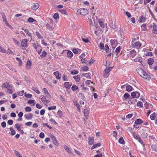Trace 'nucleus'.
<instances>
[{
    "label": "nucleus",
    "mask_w": 157,
    "mask_h": 157,
    "mask_svg": "<svg viewBox=\"0 0 157 157\" xmlns=\"http://www.w3.org/2000/svg\"><path fill=\"white\" fill-rule=\"evenodd\" d=\"M132 116L133 114L132 113L129 114L126 116V118L127 119H130L132 117Z\"/></svg>",
    "instance_id": "obj_64"
},
{
    "label": "nucleus",
    "mask_w": 157,
    "mask_h": 157,
    "mask_svg": "<svg viewBox=\"0 0 157 157\" xmlns=\"http://www.w3.org/2000/svg\"><path fill=\"white\" fill-rule=\"evenodd\" d=\"M28 21L30 23H32L34 21L36 22V21L32 17H29L28 20Z\"/></svg>",
    "instance_id": "obj_41"
},
{
    "label": "nucleus",
    "mask_w": 157,
    "mask_h": 157,
    "mask_svg": "<svg viewBox=\"0 0 157 157\" xmlns=\"http://www.w3.org/2000/svg\"><path fill=\"white\" fill-rule=\"evenodd\" d=\"M39 54H40L41 52L42 49L40 47L36 50Z\"/></svg>",
    "instance_id": "obj_63"
},
{
    "label": "nucleus",
    "mask_w": 157,
    "mask_h": 157,
    "mask_svg": "<svg viewBox=\"0 0 157 157\" xmlns=\"http://www.w3.org/2000/svg\"><path fill=\"white\" fill-rule=\"evenodd\" d=\"M98 23H99V25H100V26L104 28L105 27V25H104V24L103 22L101 21H98Z\"/></svg>",
    "instance_id": "obj_40"
},
{
    "label": "nucleus",
    "mask_w": 157,
    "mask_h": 157,
    "mask_svg": "<svg viewBox=\"0 0 157 157\" xmlns=\"http://www.w3.org/2000/svg\"><path fill=\"white\" fill-rule=\"evenodd\" d=\"M130 96V95L129 94L127 93H125L124 95V97L125 99H127V98H129Z\"/></svg>",
    "instance_id": "obj_57"
},
{
    "label": "nucleus",
    "mask_w": 157,
    "mask_h": 157,
    "mask_svg": "<svg viewBox=\"0 0 157 157\" xmlns=\"http://www.w3.org/2000/svg\"><path fill=\"white\" fill-rule=\"evenodd\" d=\"M21 124H17L15 125V127L17 129V130L19 131L21 129Z\"/></svg>",
    "instance_id": "obj_31"
},
{
    "label": "nucleus",
    "mask_w": 157,
    "mask_h": 157,
    "mask_svg": "<svg viewBox=\"0 0 157 157\" xmlns=\"http://www.w3.org/2000/svg\"><path fill=\"white\" fill-rule=\"evenodd\" d=\"M88 143L90 145H92L94 142V138L93 137H90L89 138Z\"/></svg>",
    "instance_id": "obj_16"
},
{
    "label": "nucleus",
    "mask_w": 157,
    "mask_h": 157,
    "mask_svg": "<svg viewBox=\"0 0 157 157\" xmlns=\"http://www.w3.org/2000/svg\"><path fill=\"white\" fill-rule=\"evenodd\" d=\"M78 88V87L76 85H74L72 86L71 87V89L73 91H75V90H77Z\"/></svg>",
    "instance_id": "obj_48"
},
{
    "label": "nucleus",
    "mask_w": 157,
    "mask_h": 157,
    "mask_svg": "<svg viewBox=\"0 0 157 157\" xmlns=\"http://www.w3.org/2000/svg\"><path fill=\"white\" fill-rule=\"evenodd\" d=\"M71 84H69V82H65L64 83V86L65 87L68 89L70 88Z\"/></svg>",
    "instance_id": "obj_18"
},
{
    "label": "nucleus",
    "mask_w": 157,
    "mask_h": 157,
    "mask_svg": "<svg viewBox=\"0 0 157 157\" xmlns=\"http://www.w3.org/2000/svg\"><path fill=\"white\" fill-rule=\"evenodd\" d=\"M82 40L85 43H88L89 42L88 39L87 38H82Z\"/></svg>",
    "instance_id": "obj_60"
},
{
    "label": "nucleus",
    "mask_w": 157,
    "mask_h": 157,
    "mask_svg": "<svg viewBox=\"0 0 157 157\" xmlns=\"http://www.w3.org/2000/svg\"><path fill=\"white\" fill-rule=\"evenodd\" d=\"M133 136L137 140H138V139L140 138L139 135H137L135 133H133Z\"/></svg>",
    "instance_id": "obj_52"
},
{
    "label": "nucleus",
    "mask_w": 157,
    "mask_h": 157,
    "mask_svg": "<svg viewBox=\"0 0 157 157\" xmlns=\"http://www.w3.org/2000/svg\"><path fill=\"white\" fill-rule=\"evenodd\" d=\"M153 26L154 30L155 31H157V25H156L155 24L153 23Z\"/></svg>",
    "instance_id": "obj_59"
},
{
    "label": "nucleus",
    "mask_w": 157,
    "mask_h": 157,
    "mask_svg": "<svg viewBox=\"0 0 157 157\" xmlns=\"http://www.w3.org/2000/svg\"><path fill=\"white\" fill-rule=\"evenodd\" d=\"M64 148L67 152L69 153H71V151L70 149L66 145H65L64 146Z\"/></svg>",
    "instance_id": "obj_39"
},
{
    "label": "nucleus",
    "mask_w": 157,
    "mask_h": 157,
    "mask_svg": "<svg viewBox=\"0 0 157 157\" xmlns=\"http://www.w3.org/2000/svg\"><path fill=\"white\" fill-rule=\"evenodd\" d=\"M90 74V73H88L84 74V76H85L87 78L91 79Z\"/></svg>",
    "instance_id": "obj_32"
},
{
    "label": "nucleus",
    "mask_w": 157,
    "mask_h": 157,
    "mask_svg": "<svg viewBox=\"0 0 157 157\" xmlns=\"http://www.w3.org/2000/svg\"><path fill=\"white\" fill-rule=\"evenodd\" d=\"M40 98L41 101L44 103L45 102L46 103H48L49 102V101L46 100L45 97L43 95L40 96Z\"/></svg>",
    "instance_id": "obj_13"
},
{
    "label": "nucleus",
    "mask_w": 157,
    "mask_h": 157,
    "mask_svg": "<svg viewBox=\"0 0 157 157\" xmlns=\"http://www.w3.org/2000/svg\"><path fill=\"white\" fill-rule=\"evenodd\" d=\"M99 47L101 49H103L104 48V44L101 42L99 44Z\"/></svg>",
    "instance_id": "obj_58"
},
{
    "label": "nucleus",
    "mask_w": 157,
    "mask_h": 157,
    "mask_svg": "<svg viewBox=\"0 0 157 157\" xmlns=\"http://www.w3.org/2000/svg\"><path fill=\"white\" fill-rule=\"evenodd\" d=\"M57 114L60 117H61L63 116V113L60 110H59L57 112Z\"/></svg>",
    "instance_id": "obj_53"
},
{
    "label": "nucleus",
    "mask_w": 157,
    "mask_h": 157,
    "mask_svg": "<svg viewBox=\"0 0 157 157\" xmlns=\"http://www.w3.org/2000/svg\"><path fill=\"white\" fill-rule=\"evenodd\" d=\"M63 79L64 81H67L68 80L67 76L66 75H64L63 77Z\"/></svg>",
    "instance_id": "obj_55"
},
{
    "label": "nucleus",
    "mask_w": 157,
    "mask_h": 157,
    "mask_svg": "<svg viewBox=\"0 0 157 157\" xmlns=\"http://www.w3.org/2000/svg\"><path fill=\"white\" fill-rule=\"evenodd\" d=\"M73 52L75 54H78L80 53V50L79 49L78 50L75 48H74L72 50Z\"/></svg>",
    "instance_id": "obj_28"
},
{
    "label": "nucleus",
    "mask_w": 157,
    "mask_h": 157,
    "mask_svg": "<svg viewBox=\"0 0 157 157\" xmlns=\"http://www.w3.org/2000/svg\"><path fill=\"white\" fill-rule=\"evenodd\" d=\"M31 61L30 60H28L26 64V68L27 69H30L31 65Z\"/></svg>",
    "instance_id": "obj_14"
},
{
    "label": "nucleus",
    "mask_w": 157,
    "mask_h": 157,
    "mask_svg": "<svg viewBox=\"0 0 157 157\" xmlns=\"http://www.w3.org/2000/svg\"><path fill=\"white\" fill-rule=\"evenodd\" d=\"M49 136L52 138V140L53 143L57 146H59V144L57 142L55 137L52 134H51Z\"/></svg>",
    "instance_id": "obj_7"
},
{
    "label": "nucleus",
    "mask_w": 157,
    "mask_h": 157,
    "mask_svg": "<svg viewBox=\"0 0 157 157\" xmlns=\"http://www.w3.org/2000/svg\"><path fill=\"white\" fill-rule=\"evenodd\" d=\"M115 40H110V42L111 43V45L112 46V47L113 48H114L116 46V45L115 46Z\"/></svg>",
    "instance_id": "obj_21"
},
{
    "label": "nucleus",
    "mask_w": 157,
    "mask_h": 157,
    "mask_svg": "<svg viewBox=\"0 0 157 157\" xmlns=\"http://www.w3.org/2000/svg\"><path fill=\"white\" fill-rule=\"evenodd\" d=\"M67 55L68 57L71 58L73 56V55L71 51L68 50L67 52Z\"/></svg>",
    "instance_id": "obj_19"
},
{
    "label": "nucleus",
    "mask_w": 157,
    "mask_h": 157,
    "mask_svg": "<svg viewBox=\"0 0 157 157\" xmlns=\"http://www.w3.org/2000/svg\"><path fill=\"white\" fill-rule=\"evenodd\" d=\"M56 108V107L55 106H49L48 107V109L49 110H51L52 109H55Z\"/></svg>",
    "instance_id": "obj_54"
},
{
    "label": "nucleus",
    "mask_w": 157,
    "mask_h": 157,
    "mask_svg": "<svg viewBox=\"0 0 157 157\" xmlns=\"http://www.w3.org/2000/svg\"><path fill=\"white\" fill-rule=\"evenodd\" d=\"M82 69L83 71H87L88 70L89 68L87 66H84L82 67Z\"/></svg>",
    "instance_id": "obj_46"
},
{
    "label": "nucleus",
    "mask_w": 157,
    "mask_h": 157,
    "mask_svg": "<svg viewBox=\"0 0 157 157\" xmlns=\"http://www.w3.org/2000/svg\"><path fill=\"white\" fill-rule=\"evenodd\" d=\"M46 55H47L46 52H45V51H43L42 52L41 55H40V56L44 58V57H45V56H46Z\"/></svg>",
    "instance_id": "obj_47"
},
{
    "label": "nucleus",
    "mask_w": 157,
    "mask_h": 157,
    "mask_svg": "<svg viewBox=\"0 0 157 157\" xmlns=\"http://www.w3.org/2000/svg\"><path fill=\"white\" fill-rule=\"evenodd\" d=\"M10 129L11 132V133L10 134L12 136L14 135L15 134V133H16L15 131L14 130L13 128L12 127H11L10 128Z\"/></svg>",
    "instance_id": "obj_22"
},
{
    "label": "nucleus",
    "mask_w": 157,
    "mask_h": 157,
    "mask_svg": "<svg viewBox=\"0 0 157 157\" xmlns=\"http://www.w3.org/2000/svg\"><path fill=\"white\" fill-rule=\"evenodd\" d=\"M36 34L37 36V37H38L40 39L42 38L41 35L38 32H36Z\"/></svg>",
    "instance_id": "obj_62"
},
{
    "label": "nucleus",
    "mask_w": 157,
    "mask_h": 157,
    "mask_svg": "<svg viewBox=\"0 0 157 157\" xmlns=\"http://www.w3.org/2000/svg\"><path fill=\"white\" fill-rule=\"evenodd\" d=\"M39 7V5L38 3H36L33 4L32 6H31V8L33 10H36Z\"/></svg>",
    "instance_id": "obj_9"
},
{
    "label": "nucleus",
    "mask_w": 157,
    "mask_h": 157,
    "mask_svg": "<svg viewBox=\"0 0 157 157\" xmlns=\"http://www.w3.org/2000/svg\"><path fill=\"white\" fill-rule=\"evenodd\" d=\"M46 26L48 29L51 30H53L54 29V27H53L52 26H51L49 24H47L46 25Z\"/></svg>",
    "instance_id": "obj_29"
},
{
    "label": "nucleus",
    "mask_w": 157,
    "mask_h": 157,
    "mask_svg": "<svg viewBox=\"0 0 157 157\" xmlns=\"http://www.w3.org/2000/svg\"><path fill=\"white\" fill-rule=\"evenodd\" d=\"M25 110L26 112H31L32 110V109L31 107L27 106L25 108Z\"/></svg>",
    "instance_id": "obj_45"
},
{
    "label": "nucleus",
    "mask_w": 157,
    "mask_h": 157,
    "mask_svg": "<svg viewBox=\"0 0 157 157\" xmlns=\"http://www.w3.org/2000/svg\"><path fill=\"white\" fill-rule=\"evenodd\" d=\"M77 13L78 14L85 16L88 14V11L86 9L82 8L79 9L77 10Z\"/></svg>",
    "instance_id": "obj_3"
},
{
    "label": "nucleus",
    "mask_w": 157,
    "mask_h": 157,
    "mask_svg": "<svg viewBox=\"0 0 157 157\" xmlns=\"http://www.w3.org/2000/svg\"><path fill=\"white\" fill-rule=\"evenodd\" d=\"M24 31L26 33V35H28V36H29V37H31V38H32V35L29 32V31L27 29H24Z\"/></svg>",
    "instance_id": "obj_27"
},
{
    "label": "nucleus",
    "mask_w": 157,
    "mask_h": 157,
    "mask_svg": "<svg viewBox=\"0 0 157 157\" xmlns=\"http://www.w3.org/2000/svg\"><path fill=\"white\" fill-rule=\"evenodd\" d=\"M145 18L144 17H143V16H141L139 21V22H144L145 21Z\"/></svg>",
    "instance_id": "obj_37"
},
{
    "label": "nucleus",
    "mask_w": 157,
    "mask_h": 157,
    "mask_svg": "<svg viewBox=\"0 0 157 157\" xmlns=\"http://www.w3.org/2000/svg\"><path fill=\"white\" fill-rule=\"evenodd\" d=\"M153 62V59L152 58H150L148 60V63L149 65H152Z\"/></svg>",
    "instance_id": "obj_34"
},
{
    "label": "nucleus",
    "mask_w": 157,
    "mask_h": 157,
    "mask_svg": "<svg viewBox=\"0 0 157 157\" xmlns=\"http://www.w3.org/2000/svg\"><path fill=\"white\" fill-rule=\"evenodd\" d=\"M73 78L77 82H78V81L80 80V76L79 75L74 76L73 77Z\"/></svg>",
    "instance_id": "obj_43"
},
{
    "label": "nucleus",
    "mask_w": 157,
    "mask_h": 157,
    "mask_svg": "<svg viewBox=\"0 0 157 157\" xmlns=\"http://www.w3.org/2000/svg\"><path fill=\"white\" fill-rule=\"evenodd\" d=\"M24 117L27 120H30L32 119L33 117V114L31 113L28 114H25L24 115Z\"/></svg>",
    "instance_id": "obj_8"
},
{
    "label": "nucleus",
    "mask_w": 157,
    "mask_h": 157,
    "mask_svg": "<svg viewBox=\"0 0 157 157\" xmlns=\"http://www.w3.org/2000/svg\"><path fill=\"white\" fill-rule=\"evenodd\" d=\"M157 116V114L155 115V113H153L152 114H151L150 116V119L152 120H154L155 119V117Z\"/></svg>",
    "instance_id": "obj_24"
},
{
    "label": "nucleus",
    "mask_w": 157,
    "mask_h": 157,
    "mask_svg": "<svg viewBox=\"0 0 157 157\" xmlns=\"http://www.w3.org/2000/svg\"><path fill=\"white\" fill-rule=\"evenodd\" d=\"M121 48V47L119 46L115 50V52L117 53V54H116L117 55L120 52Z\"/></svg>",
    "instance_id": "obj_51"
},
{
    "label": "nucleus",
    "mask_w": 157,
    "mask_h": 157,
    "mask_svg": "<svg viewBox=\"0 0 157 157\" xmlns=\"http://www.w3.org/2000/svg\"><path fill=\"white\" fill-rule=\"evenodd\" d=\"M126 88V90L128 92H130L132 90V87L130 85L127 86Z\"/></svg>",
    "instance_id": "obj_23"
},
{
    "label": "nucleus",
    "mask_w": 157,
    "mask_h": 157,
    "mask_svg": "<svg viewBox=\"0 0 157 157\" xmlns=\"http://www.w3.org/2000/svg\"><path fill=\"white\" fill-rule=\"evenodd\" d=\"M27 40L26 39L23 40L21 41V46L23 48V49H25L27 47Z\"/></svg>",
    "instance_id": "obj_6"
},
{
    "label": "nucleus",
    "mask_w": 157,
    "mask_h": 157,
    "mask_svg": "<svg viewBox=\"0 0 157 157\" xmlns=\"http://www.w3.org/2000/svg\"><path fill=\"white\" fill-rule=\"evenodd\" d=\"M25 96V97L29 98H31L32 97V95L30 94H27L26 93H24Z\"/></svg>",
    "instance_id": "obj_50"
},
{
    "label": "nucleus",
    "mask_w": 157,
    "mask_h": 157,
    "mask_svg": "<svg viewBox=\"0 0 157 157\" xmlns=\"http://www.w3.org/2000/svg\"><path fill=\"white\" fill-rule=\"evenodd\" d=\"M135 92H132L131 94V95L132 97V98H136V94Z\"/></svg>",
    "instance_id": "obj_61"
},
{
    "label": "nucleus",
    "mask_w": 157,
    "mask_h": 157,
    "mask_svg": "<svg viewBox=\"0 0 157 157\" xmlns=\"http://www.w3.org/2000/svg\"><path fill=\"white\" fill-rule=\"evenodd\" d=\"M143 121L140 119L136 120L135 122V124H140L143 123Z\"/></svg>",
    "instance_id": "obj_17"
},
{
    "label": "nucleus",
    "mask_w": 157,
    "mask_h": 157,
    "mask_svg": "<svg viewBox=\"0 0 157 157\" xmlns=\"http://www.w3.org/2000/svg\"><path fill=\"white\" fill-rule=\"evenodd\" d=\"M84 115L86 119H87L89 115L88 110L87 109H84Z\"/></svg>",
    "instance_id": "obj_15"
},
{
    "label": "nucleus",
    "mask_w": 157,
    "mask_h": 157,
    "mask_svg": "<svg viewBox=\"0 0 157 157\" xmlns=\"http://www.w3.org/2000/svg\"><path fill=\"white\" fill-rule=\"evenodd\" d=\"M13 40L14 42L17 44V45L18 46H20V43H19L18 41L15 38H13Z\"/></svg>",
    "instance_id": "obj_56"
},
{
    "label": "nucleus",
    "mask_w": 157,
    "mask_h": 157,
    "mask_svg": "<svg viewBox=\"0 0 157 157\" xmlns=\"http://www.w3.org/2000/svg\"><path fill=\"white\" fill-rule=\"evenodd\" d=\"M59 11L62 14H64L65 15H67V12L65 10H59Z\"/></svg>",
    "instance_id": "obj_49"
},
{
    "label": "nucleus",
    "mask_w": 157,
    "mask_h": 157,
    "mask_svg": "<svg viewBox=\"0 0 157 157\" xmlns=\"http://www.w3.org/2000/svg\"><path fill=\"white\" fill-rule=\"evenodd\" d=\"M24 91L22 90L21 91H18L17 92V94L20 96H22L23 95Z\"/></svg>",
    "instance_id": "obj_44"
},
{
    "label": "nucleus",
    "mask_w": 157,
    "mask_h": 157,
    "mask_svg": "<svg viewBox=\"0 0 157 157\" xmlns=\"http://www.w3.org/2000/svg\"><path fill=\"white\" fill-rule=\"evenodd\" d=\"M136 71L138 74L141 77L147 80H149L150 79L154 78L153 75L144 71L141 68H137Z\"/></svg>",
    "instance_id": "obj_1"
},
{
    "label": "nucleus",
    "mask_w": 157,
    "mask_h": 157,
    "mask_svg": "<svg viewBox=\"0 0 157 157\" xmlns=\"http://www.w3.org/2000/svg\"><path fill=\"white\" fill-rule=\"evenodd\" d=\"M113 67H109L106 68L104 71L103 72V77L105 78H107L109 75V72L111 71Z\"/></svg>",
    "instance_id": "obj_4"
},
{
    "label": "nucleus",
    "mask_w": 157,
    "mask_h": 157,
    "mask_svg": "<svg viewBox=\"0 0 157 157\" xmlns=\"http://www.w3.org/2000/svg\"><path fill=\"white\" fill-rule=\"evenodd\" d=\"M137 106L139 107L140 108H142L143 107V103L141 101H139L136 104Z\"/></svg>",
    "instance_id": "obj_38"
},
{
    "label": "nucleus",
    "mask_w": 157,
    "mask_h": 157,
    "mask_svg": "<svg viewBox=\"0 0 157 157\" xmlns=\"http://www.w3.org/2000/svg\"><path fill=\"white\" fill-rule=\"evenodd\" d=\"M104 50L107 53L108 52H109V48L107 44H105L104 48Z\"/></svg>",
    "instance_id": "obj_30"
},
{
    "label": "nucleus",
    "mask_w": 157,
    "mask_h": 157,
    "mask_svg": "<svg viewBox=\"0 0 157 157\" xmlns=\"http://www.w3.org/2000/svg\"><path fill=\"white\" fill-rule=\"evenodd\" d=\"M109 26L113 29L116 28V26L115 25V23H113L112 21H110L109 22Z\"/></svg>",
    "instance_id": "obj_10"
},
{
    "label": "nucleus",
    "mask_w": 157,
    "mask_h": 157,
    "mask_svg": "<svg viewBox=\"0 0 157 157\" xmlns=\"http://www.w3.org/2000/svg\"><path fill=\"white\" fill-rule=\"evenodd\" d=\"M142 30L145 31L147 29L146 25L145 24H143L141 26Z\"/></svg>",
    "instance_id": "obj_33"
},
{
    "label": "nucleus",
    "mask_w": 157,
    "mask_h": 157,
    "mask_svg": "<svg viewBox=\"0 0 157 157\" xmlns=\"http://www.w3.org/2000/svg\"><path fill=\"white\" fill-rule=\"evenodd\" d=\"M3 87L6 88L7 89V92L9 94H12L13 86L12 85H10L8 83L6 82L3 85Z\"/></svg>",
    "instance_id": "obj_2"
},
{
    "label": "nucleus",
    "mask_w": 157,
    "mask_h": 157,
    "mask_svg": "<svg viewBox=\"0 0 157 157\" xmlns=\"http://www.w3.org/2000/svg\"><path fill=\"white\" fill-rule=\"evenodd\" d=\"M134 61L136 62H139L141 63H142V58L141 57H137V58L134 59Z\"/></svg>",
    "instance_id": "obj_26"
},
{
    "label": "nucleus",
    "mask_w": 157,
    "mask_h": 157,
    "mask_svg": "<svg viewBox=\"0 0 157 157\" xmlns=\"http://www.w3.org/2000/svg\"><path fill=\"white\" fill-rule=\"evenodd\" d=\"M132 48L137 49L140 48L141 46V44L139 42H136L132 45Z\"/></svg>",
    "instance_id": "obj_5"
},
{
    "label": "nucleus",
    "mask_w": 157,
    "mask_h": 157,
    "mask_svg": "<svg viewBox=\"0 0 157 157\" xmlns=\"http://www.w3.org/2000/svg\"><path fill=\"white\" fill-rule=\"evenodd\" d=\"M16 59L19 62V65L20 66H21V65H22V62L21 59L18 57H17L16 58Z\"/></svg>",
    "instance_id": "obj_42"
},
{
    "label": "nucleus",
    "mask_w": 157,
    "mask_h": 157,
    "mask_svg": "<svg viewBox=\"0 0 157 157\" xmlns=\"http://www.w3.org/2000/svg\"><path fill=\"white\" fill-rule=\"evenodd\" d=\"M101 146V144L100 143H98L96 144H94L92 146L91 148V149L92 150L95 148H96L97 147H99Z\"/></svg>",
    "instance_id": "obj_20"
},
{
    "label": "nucleus",
    "mask_w": 157,
    "mask_h": 157,
    "mask_svg": "<svg viewBox=\"0 0 157 157\" xmlns=\"http://www.w3.org/2000/svg\"><path fill=\"white\" fill-rule=\"evenodd\" d=\"M54 18L56 20H58L59 18V15L58 13H55L53 16Z\"/></svg>",
    "instance_id": "obj_36"
},
{
    "label": "nucleus",
    "mask_w": 157,
    "mask_h": 157,
    "mask_svg": "<svg viewBox=\"0 0 157 157\" xmlns=\"http://www.w3.org/2000/svg\"><path fill=\"white\" fill-rule=\"evenodd\" d=\"M32 89L35 91L36 93L38 94H40V92L38 89L36 87H33L32 88Z\"/></svg>",
    "instance_id": "obj_25"
},
{
    "label": "nucleus",
    "mask_w": 157,
    "mask_h": 157,
    "mask_svg": "<svg viewBox=\"0 0 157 157\" xmlns=\"http://www.w3.org/2000/svg\"><path fill=\"white\" fill-rule=\"evenodd\" d=\"M136 52L134 50H132L129 53V55L130 56L132 57V58H133L136 56Z\"/></svg>",
    "instance_id": "obj_11"
},
{
    "label": "nucleus",
    "mask_w": 157,
    "mask_h": 157,
    "mask_svg": "<svg viewBox=\"0 0 157 157\" xmlns=\"http://www.w3.org/2000/svg\"><path fill=\"white\" fill-rule=\"evenodd\" d=\"M118 142L121 144H123L124 143V140L122 137L120 138L118 140Z\"/></svg>",
    "instance_id": "obj_35"
},
{
    "label": "nucleus",
    "mask_w": 157,
    "mask_h": 157,
    "mask_svg": "<svg viewBox=\"0 0 157 157\" xmlns=\"http://www.w3.org/2000/svg\"><path fill=\"white\" fill-rule=\"evenodd\" d=\"M53 74L56 76V78L57 79H59L61 77V75L59 73L58 71H56Z\"/></svg>",
    "instance_id": "obj_12"
}]
</instances>
